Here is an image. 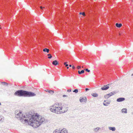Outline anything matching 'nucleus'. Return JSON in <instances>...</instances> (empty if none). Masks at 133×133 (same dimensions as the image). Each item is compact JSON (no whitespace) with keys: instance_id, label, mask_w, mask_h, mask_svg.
<instances>
[{"instance_id":"473e14b6","label":"nucleus","mask_w":133,"mask_h":133,"mask_svg":"<svg viewBox=\"0 0 133 133\" xmlns=\"http://www.w3.org/2000/svg\"><path fill=\"white\" fill-rule=\"evenodd\" d=\"M71 64H70L69 65V66L70 67H71Z\"/></svg>"},{"instance_id":"9d476101","label":"nucleus","mask_w":133,"mask_h":133,"mask_svg":"<svg viewBox=\"0 0 133 133\" xmlns=\"http://www.w3.org/2000/svg\"><path fill=\"white\" fill-rule=\"evenodd\" d=\"M52 64L55 65H56L58 64V63L57 60H54L52 62Z\"/></svg>"},{"instance_id":"6ab92c4d","label":"nucleus","mask_w":133,"mask_h":133,"mask_svg":"<svg viewBox=\"0 0 133 133\" xmlns=\"http://www.w3.org/2000/svg\"><path fill=\"white\" fill-rule=\"evenodd\" d=\"M79 14L80 15H82L83 16H85V13L84 12H80L79 13Z\"/></svg>"},{"instance_id":"f257e3e1","label":"nucleus","mask_w":133,"mask_h":133,"mask_svg":"<svg viewBox=\"0 0 133 133\" xmlns=\"http://www.w3.org/2000/svg\"><path fill=\"white\" fill-rule=\"evenodd\" d=\"M15 117L19 118L22 122L24 120L25 123L35 128L39 126L45 121L44 118L37 113L34 115L32 114L30 112L26 113L25 115H23L22 112L19 111L17 114H15Z\"/></svg>"},{"instance_id":"dca6fc26","label":"nucleus","mask_w":133,"mask_h":133,"mask_svg":"<svg viewBox=\"0 0 133 133\" xmlns=\"http://www.w3.org/2000/svg\"><path fill=\"white\" fill-rule=\"evenodd\" d=\"M91 95L93 97H97L98 96V95L97 94H96V93H94L92 94H91Z\"/></svg>"},{"instance_id":"7ed1b4c3","label":"nucleus","mask_w":133,"mask_h":133,"mask_svg":"<svg viewBox=\"0 0 133 133\" xmlns=\"http://www.w3.org/2000/svg\"><path fill=\"white\" fill-rule=\"evenodd\" d=\"M14 95L19 97H30L36 95L34 93L26 90H19L16 91L14 93Z\"/></svg>"},{"instance_id":"bb28decb","label":"nucleus","mask_w":133,"mask_h":133,"mask_svg":"<svg viewBox=\"0 0 133 133\" xmlns=\"http://www.w3.org/2000/svg\"><path fill=\"white\" fill-rule=\"evenodd\" d=\"M85 90V91H87L89 90V89L87 88H86Z\"/></svg>"},{"instance_id":"72a5a7b5","label":"nucleus","mask_w":133,"mask_h":133,"mask_svg":"<svg viewBox=\"0 0 133 133\" xmlns=\"http://www.w3.org/2000/svg\"><path fill=\"white\" fill-rule=\"evenodd\" d=\"M69 68V67L68 66H67V69H68Z\"/></svg>"},{"instance_id":"b1692460","label":"nucleus","mask_w":133,"mask_h":133,"mask_svg":"<svg viewBox=\"0 0 133 133\" xmlns=\"http://www.w3.org/2000/svg\"><path fill=\"white\" fill-rule=\"evenodd\" d=\"M3 120V119L2 118V117L0 115V122H2Z\"/></svg>"},{"instance_id":"ddd939ff","label":"nucleus","mask_w":133,"mask_h":133,"mask_svg":"<svg viewBox=\"0 0 133 133\" xmlns=\"http://www.w3.org/2000/svg\"><path fill=\"white\" fill-rule=\"evenodd\" d=\"M46 92H48L50 94H53L54 92V91L53 90H45Z\"/></svg>"},{"instance_id":"7c9ffc66","label":"nucleus","mask_w":133,"mask_h":133,"mask_svg":"<svg viewBox=\"0 0 133 133\" xmlns=\"http://www.w3.org/2000/svg\"><path fill=\"white\" fill-rule=\"evenodd\" d=\"M72 69H74L75 68V66H72Z\"/></svg>"},{"instance_id":"f704fd0d","label":"nucleus","mask_w":133,"mask_h":133,"mask_svg":"<svg viewBox=\"0 0 133 133\" xmlns=\"http://www.w3.org/2000/svg\"><path fill=\"white\" fill-rule=\"evenodd\" d=\"M131 76H133V73L131 75Z\"/></svg>"},{"instance_id":"c756f323","label":"nucleus","mask_w":133,"mask_h":133,"mask_svg":"<svg viewBox=\"0 0 133 133\" xmlns=\"http://www.w3.org/2000/svg\"><path fill=\"white\" fill-rule=\"evenodd\" d=\"M71 91V89H69L67 91L68 92H70Z\"/></svg>"},{"instance_id":"412c9836","label":"nucleus","mask_w":133,"mask_h":133,"mask_svg":"<svg viewBox=\"0 0 133 133\" xmlns=\"http://www.w3.org/2000/svg\"><path fill=\"white\" fill-rule=\"evenodd\" d=\"M118 91H114L112 92H111V93H112V94H113V95H114L115 94L118 93Z\"/></svg>"},{"instance_id":"9b49d317","label":"nucleus","mask_w":133,"mask_h":133,"mask_svg":"<svg viewBox=\"0 0 133 133\" xmlns=\"http://www.w3.org/2000/svg\"><path fill=\"white\" fill-rule=\"evenodd\" d=\"M109 129L110 130H111L113 131H114L115 130L116 128L115 127H109Z\"/></svg>"},{"instance_id":"20e7f679","label":"nucleus","mask_w":133,"mask_h":133,"mask_svg":"<svg viewBox=\"0 0 133 133\" xmlns=\"http://www.w3.org/2000/svg\"><path fill=\"white\" fill-rule=\"evenodd\" d=\"M110 85V84H109L106 85H104L101 87V89L103 90H106L109 88V86Z\"/></svg>"},{"instance_id":"0eeeda50","label":"nucleus","mask_w":133,"mask_h":133,"mask_svg":"<svg viewBox=\"0 0 133 133\" xmlns=\"http://www.w3.org/2000/svg\"><path fill=\"white\" fill-rule=\"evenodd\" d=\"M79 101L81 102H86L87 101V98L85 97L82 98L80 97L79 99Z\"/></svg>"},{"instance_id":"6e6552de","label":"nucleus","mask_w":133,"mask_h":133,"mask_svg":"<svg viewBox=\"0 0 133 133\" xmlns=\"http://www.w3.org/2000/svg\"><path fill=\"white\" fill-rule=\"evenodd\" d=\"M112 94V93H110L108 94L105 95L104 96V97L106 99L108 98L109 97L113 95V94Z\"/></svg>"},{"instance_id":"1a4fd4ad","label":"nucleus","mask_w":133,"mask_h":133,"mask_svg":"<svg viewBox=\"0 0 133 133\" xmlns=\"http://www.w3.org/2000/svg\"><path fill=\"white\" fill-rule=\"evenodd\" d=\"M122 113L126 114L127 113V109L126 108H123L121 111Z\"/></svg>"},{"instance_id":"5701e85b","label":"nucleus","mask_w":133,"mask_h":133,"mask_svg":"<svg viewBox=\"0 0 133 133\" xmlns=\"http://www.w3.org/2000/svg\"><path fill=\"white\" fill-rule=\"evenodd\" d=\"M78 91V90L77 89H75L73 91V92H75L76 93H77Z\"/></svg>"},{"instance_id":"a878e982","label":"nucleus","mask_w":133,"mask_h":133,"mask_svg":"<svg viewBox=\"0 0 133 133\" xmlns=\"http://www.w3.org/2000/svg\"><path fill=\"white\" fill-rule=\"evenodd\" d=\"M81 66H77V68L78 69H80L81 68Z\"/></svg>"},{"instance_id":"2f4dec72","label":"nucleus","mask_w":133,"mask_h":133,"mask_svg":"<svg viewBox=\"0 0 133 133\" xmlns=\"http://www.w3.org/2000/svg\"><path fill=\"white\" fill-rule=\"evenodd\" d=\"M65 66H68V65L67 64H66L65 65Z\"/></svg>"},{"instance_id":"aec40b11","label":"nucleus","mask_w":133,"mask_h":133,"mask_svg":"<svg viewBox=\"0 0 133 133\" xmlns=\"http://www.w3.org/2000/svg\"><path fill=\"white\" fill-rule=\"evenodd\" d=\"M1 84L4 85H5L6 86L8 85V84L7 83L4 82H1Z\"/></svg>"},{"instance_id":"f03ea898","label":"nucleus","mask_w":133,"mask_h":133,"mask_svg":"<svg viewBox=\"0 0 133 133\" xmlns=\"http://www.w3.org/2000/svg\"><path fill=\"white\" fill-rule=\"evenodd\" d=\"M66 104L61 103H57L50 107V110L56 114H61L66 112L68 110Z\"/></svg>"},{"instance_id":"2eb2a0df","label":"nucleus","mask_w":133,"mask_h":133,"mask_svg":"<svg viewBox=\"0 0 133 133\" xmlns=\"http://www.w3.org/2000/svg\"><path fill=\"white\" fill-rule=\"evenodd\" d=\"M109 103L107 102L105 100L104 101L103 103V105L105 106H107L108 105V104H109Z\"/></svg>"},{"instance_id":"4468645a","label":"nucleus","mask_w":133,"mask_h":133,"mask_svg":"<svg viewBox=\"0 0 133 133\" xmlns=\"http://www.w3.org/2000/svg\"><path fill=\"white\" fill-rule=\"evenodd\" d=\"M100 129V128L99 127H97L96 128H94V131L95 132H97Z\"/></svg>"},{"instance_id":"c9c22d12","label":"nucleus","mask_w":133,"mask_h":133,"mask_svg":"<svg viewBox=\"0 0 133 133\" xmlns=\"http://www.w3.org/2000/svg\"><path fill=\"white\" fill-rule=\"evenodd\" d=\"M1 105V102H0V105Z\"/></svg>"},{"instance_id":"39448f33","label":"nucleus","mask_w":133,"mask_h":133,"mask_svg":"<svg viewBox=\"0 0 133 133\" xmlns=\"http://www.w3.org/2000/svg\"><path fill=\"white\" fill-rule=\"evenodd\" d=\"M125 100V98H124L123 97H120L118 98H117V100L116 101L117 102H121L123 101H124Z\"/></svg>"},{"instance_id":"423d86ee","label":"nucleus","mask_w":133,"mask_h":133,"mask_svg":"<svg viewBox=\"0 0 133 133\" xmlns=\"http://www.w3.org/2000/svg\"><path fill=\"white\" fill-rule=\"evenodd\" d=\"M59 133H68V132L66 129H63L60 130Z\"/></svg>"},{"instance_id":"f8f14e48","label":"nucleus","mask_w":133,"mask_h":133,"mask_svg":"<svg viewBox=\"0 0 133 133\" xmlns=\"http://www.w3.org/2000/svg\"><path fill=\"white\" fill-rule=\"evenodd\" d=\"M122 24L121 23L118 24V23H116V26L118 28H119L121 27L122 26Z\"/></svg>"},{"instance_id":"f3484780","label":"nucleus","mask_w":133,"mask_h":133,"mask_svg":"<svg viewBox=\"0 0 133 133\" xmlns=\"http://www.w3.org/2000/svg\"><path fill=\"white\" fill-rule=\"evenodd\" d=\"M78 72L79 74H81L83 73L84 72V70H82L81 71L79 70L78 71Z\"/></svg>"},{"instance_id":"a211bd4d","label":"nucleus","mask_w":133,"mask_h":133,"mask_svg":"<svg viewBox=\"0 0 133 133\" xmlns=\"http://www.w3.org/2000/svg\"><path fill=\"white\" fill-rule=\"evenodd\" d=\"M43 51L44 52H47V53H48L49 52V50L46 48H45L43 49Z\"/></svg>"},{"instance_id":"4be33fe9","label":"nucleus","mask_w":133,"mask_h":133,"mask_svg":"<svg viewBox=\"0 0 133 133\" xmlns=\"http://www.w3.org/2000/svg\"><path fill=\"white\" fill-rule=\"evenodd\" d=\"M48 58L49 59H51L52 57V56L50 54H48Z\"/></svg>"},{"instance_id":"393cba45","label":"nucleus","mask_w":133,"mask_h":133,"mask_svg":"<svg viewBox=\"0 0 133 133\" xmlns=\"http://www.w3.org/2000/svg\"><path fill=\"white\" fill-rule=\"evenodd\" d=\"M85 70V71H87V72H89L90 71V70H88V69H84V70Z\"/></svg>"},{"instance_id":"c85d7f7f","label":"nucleus","mask_w":133,"mask_h":133,"mask_svg":"<svg viewBox=\"0 0 133 133\" xmlns=\"http://www.w3.org/2000/svg\"><path fill=\"white\" fill-rule=\"evenodd\" d=\"M67 62H65L64 63V64L65 65L66 64H67Z\"/></svg>"},{"instance_id":"cd10ccee","label":"nucleus","mask_w":133,"mask_h":133,"mask_svg":"<svg viewBox=\"0 0 133 133\" xmlns=\"http://www.w3.org/2000/svg\"><path fill=\"white\" fill-rule=\"evenodd\" d=\"M63 97H67L68 96L66 95H63Z\"/></svg>"},{"instance_id":"e433bc0d","label":"nucleus","mask_w":133,"mask_h":133,"mask_svg":"<svg viewBox=\"0 0 133 133\" xmlns=\"http://www.w3.org/2000/svg\"><path fill=\"white\" fill-rule=\"evenodd\" d=\"M41 9H42V7H41Z\"/></svg>"}]
</instances>
